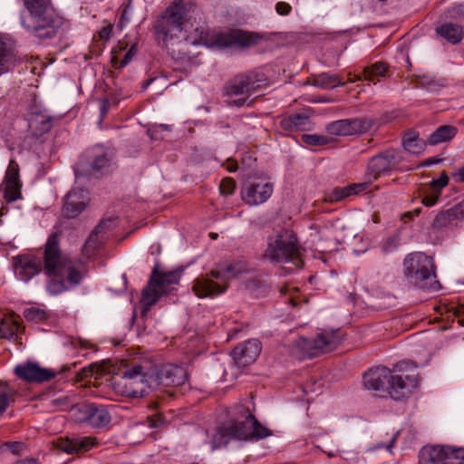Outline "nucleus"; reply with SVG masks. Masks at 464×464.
I'll return each mask as SVG.
<instances>
[{"mask_svg": "<svg viewBox=\"0 0 464 464\" xmlns=\"http://www.w3.org/2000/svg\"><path fill=\"white\" fill-rule=\"evenodd\" d=\"M438 199H439V195L426 196L422 199V204L426 207H432L438 202Z\"/></svg>", "mask_w": 464, "mask_h": 464, "instance_id": "obj_50", "label": "nucleus"}, {"mask_svg": "<svg viewBox=\"0 0 464 464\" xmlns=\"http://www.w3.org/2000/svg\"><path fill=\"white\" fill-rule=\"evenodd\" d=\"M27 14L22 15V25L39 38H53L63 22L49 10L50 0H24Z\"/></svg>", "mask_w": 464, "mask_h": 464, "instance_id": "obj_4", "label": "nucleus"}, {"mask_svg": "<svg viewBox=\"0 0 464 464\" xmlns=\"http://www.w3.org/2000/svg\"><path fill=\"white\" fill-rule=\"evenodd\" d=\"M153 82V79H149L146 82H143L142 88L146 89L148 86Z\"/></svg>", "mask_w": 464, "mask_h": 464, "instance_id": "obj_64", "label": "nucleus"}, {"mask_svg": "<svg viewBox=\"0 0 464 464\" xmlns=\"http://www.w3.org/2000/svg\"><path fill=\"white\" fill-rule=\"evenodd\" d=\"M297 289L294 286H291L289 285H284L281 289H280V292L282 295H289V302L294 305H297L299 301L297 300V297L295 296V293H296Z\"/></svg>", "mask_w": 464, "mask_h": 464, "instance_id": "obj_47", "label": "nucleus"}, {"mask_svg": "<svg viewBox=\"0 0 464 464\" xmlns=\"http://www.w3.org/2000/svg\"><path fill=\"white\" fill-rule=\"evenodd\" d=\"M265 256L273 262L291 263L295 268L304 266L301 248L293 231L282 229L267 237Z\"/></svg>", "mask_w": 464, "mask_h": 464, "instance_id": "obj_6", "label": "nucleus"}, {"mask_svg": "<svg viewBox=\"0 0 464 464\" xmlns=\"http://www.w3.org/2000/svg\"><path fill=\"white\" fill-rule=\"evenodd\" d=\"M395 441V436H393L388 444H386L384 447L385 449L388 450V451H391L392 450V448L393 447V443Z\"/></svg>", "mask_w": 464, "mask_h": 464, "instance_id": "obj_60", "label": "nucleus"}, {"mask_svg": "<svg viewBox=\"0 0 464 464\" xmlns=\"http://www.w3.org/2000/svg\"><path fill=\"white\" fill-rule=\"evenodd\" d=\"M159 43L174 60L189 61L190 45L225 48L232 45L248 47L257 43L256 34L240 30H231L224 34H212L197 27L195 35L188 32V10L181 2L173 3L157 19L154 25Z\"/></svg>", "mask_w": 464, "mask_h": 464, "instance_id": "obj_1", "label": "nucleus"}, {"mask_svg": "<svg viewBox=\"0 0 464 464\" xmlns=\"http://www.w3.org/2000/svg\"><path fill=\"white\" fill-rule=\"evenodd\" d=\"M52 126V118L43 114L34 116L29 122V127L36 135H42L48 132Z\"/></svg>", "mask_w": 464, "mask_h": 464, "instance_id": "obj_35", "label": "nucleus"}, {"mask_svg": "<svg viewBox=\"0 0 464 464\" xmlns=\"http://www.w3.org/2000/svg\"><path fill=\"white\" fill-rule=\"evenodd\" d=\"M130 8V5L129 4L122 11V14L120 18V25L123 26L124 24H128L130 21L129 17V10Z\"/></svg>", "mask_w": 464, "mask_h": 464, "instance_id": "obj_51", "label": "nucleus"}, {"mask_svg": "<svg viewBox=\"0 0 464 464\" xmlns=\"http://www.w3.org/2000/svg\"><path fill=\"white\" fill-rule=\"evenodd\" d=\"M280 128L286 132L307 131L313 129V123L306 113H296L284 117Z\"/></svg>", "mask_w": 464, "mask_h": 464, "instance_id": "obj_26", "label": "nucleus"}, {"mask_svg": "<svg viewBox=\"0 0 464 464\" xmlns=\"http://www.w3.org/2000/svg\"><path fill=\"white\" fill-rule=\"evenodd\" d=\"M403 160L401 151L386 150L372 157L367 165L366 176L376 180L382 174L392 171Z\"/></svg>", "mask_w": 464, "mask_h": 464, "instance_id": "obj_16", "label": "nucleus"}, {"mask_svg": "<svg viewBox=\"0 0 464 464\" xmlns=\"http://www.w3.org/2000/svg\"><path fill=\"white\" fill-rule=\"evenodd\" d=\"M340 342L337 332L323 331L314 339L301 337L296 341V346L301 350L303 357H314L320 353L333 351Z\"/></svg>", "mask_w": 464, "mask_h": 464, "instance_id": "obj_12", "label": "nucleus"}, {"mask_svg": "<svg viewBox=\"0 0 464 464\" xmlns=\"http://www.w3.org/2000/svg\"><path fill=\"white\" fill-rule=\"evenodd\" d=\"M266 85V79L262 73L249 72L240 74L233 78L226 86V92L228 96H240L229 102L237 107L248 106L252 103L249 97L258 89Z\"/></svg>", "mask_w": 464, "mask_h": 464, "instance_id": "obj_10", "label": "nucleus"}, {"mask_svg": "<svg viewBox=\"0 0 464 464\" xmlns=\"http://www.w3.org/2000/svg\"><path fill=\"white\" fill-rule=\"evenodd\" d=\"M231 420L221 425L209 441L211 450L226 446L231 440H259L272 435L245 405L234 407L230 412Z\"/></svg>", "mask_w": 464, "mask_h": 464, "instance_id": "obj_3", "label": "nucleus"}, {"mask_svg": "<svg viewBox=\"0 0 464 464\" xmlns=\"http://www.w3.org/2000/svg\"><path fill=\"white\" fill-rule=\"evenodd\" d=\"M39 266L34 260H20L15 266V273L23 281H28L39 272Z\"/></svg>", "mask_w": 464, "mask_h": 464, "instance_id": "obj_34", "label": "nucleus"}, {"mask_svg": "<svg viewBox=\"0 0 464 464\" xmlns=\"http://www.w3.org/2000/svg\"><path fill=\"white\" fill-rule=\"evenodd\" d=\"M24 318L33 323H41L47 319L48 314L45 310L37 307H29L24 311Z\"/></svg>", "mask_w": 464, "mask_h": 464, "instance_id": "obj_39", "label": "nucleus"}, {"mask_svg": "<svg viewBox=\"0 0 464 464\" xmlns=\"http://www.w3.org/2000/svg\"><path fill=\"white\" fill-rule=\"evenodd\" d=\"M226 274H227V276H232L235 275V273L233 272L232 266H227V267Z\"/></svg>", "mask_w": 464, "mask_h": 464, "instance_id": "obj_61", "label": "nucleus"}, {"mask_svg": "<svg viewBox=\"0 0 464 464\" xmlns=\"http://www.w3.org/2000/svg\"><path fill=\"white\" fill-rule=\"evenodd\" d=\"M437 34L446 39L448 42L456 44L459 43L463 38L462 28L453 23H445L436 28Z\"/></svg>", "mask_w": 464, "mask_h": 464, "instance_id": "obj_31", "label": "nucleus"}, {"mask_svg": "<svg viewBox=\"0 0 464 464\" xmlns=\"http://www.w3.org/2000/svg\"><path fill=\"white\" fill-rule=\"evenodd\" d=\"M446 447L433 446L423 448L420 452L419 464H450Z\"/></svg>", "mask_w": 464, "mask_h": 464, "instance_id": "obj_27", "label": "nucleus"}, {"mask_svg": "<svg viewBox=\"0 0 464 464\" xmlns=\"http://www.w3.org/2000/svg\"><path fill=\"white\" fill-rule=\"evenodd\" d=\"M464 218V199L445 210L440 211L433 219L434 228H444L458 225Z\"/></svg>", "mask_w": 464, "mask_h": 464, "instance_id": "obj_24", "label": "nucleus"}, {"mask_svg": "<svg viewBox=\"0 0 464 464\" xmlns=\"http://www.w3.org/2000/svg\"><path fill=\"white\" fill-rule=\"evenodd\" d=\"M367 177V181L361 183H354L348 186L349 191L351 195L358 194L360 192L365 191L369 188L370 184L373 181V179L370 176Z\"/></svg>", "mask_w": 464, "mask_h": 464, "instance_id": "obj_45", "label": "nucleus"}, {"mask_svg": "<svg viewBox=\"0 0 464 464\" xmlns=\"http://www.w3.org/2000/svg\"><path fill=\"white\" fill-rule=\"evenodd\" d=\"M110 106H111V103H110L109 100L105 99V100L102 101V104L100 107V113H101L102 119H103L105 117V115L107 114V112L110 109Z\"/></svg>", "mask_w": 464, "mask_h": 464, "instance_id": "obj_52", "label": "nucleus"}, {"mask_svg": "<svg viewBox=\"0 0 464 464\" xmlns=\"http://www.w3.org/2000/svg\"><path fill=\"white\" fill-rule=\"evenodd\" d=\"M378 127V121L369 117L350 118L332 121L326 125V131L334 136H353L367 133Z\"/></svg>", "mask_w": 464, "mask_h": 464, "instance_id": "obj_14", "label": "nucleus"}, {"mask_svg": "<svg viewBox=\"0 0 464 464\" xmlns=\"http://www.w3.org/2000/svg\"><path fill=\"white\" fill-rule=\"evenodd\" d=\"M392 371L384 366L370 369L363 375V384L367 390L388 394V385Z\"/></svg>", "mask_w": 464, "mask_h": 464, "instance_id": "obj_21", "label": "nucleus"}, {"mask_svg": "<svg viewBox=\"0 0 464 464\" xmlns=\"http://www.w3.org/2000/svg\"><path fill=\"white\" fill-rule=\"evenodd\" d=\"M15 374L29 382H44L53 379L56 372L51 369L42 368L34 362L19 364L14 368Z\"/></svg>", "mask_w": 464, "mask_h": 464, "instance_id": "obj_19", "label": "nucleus"}, {"mask_svg": "<svg viewBox=\"0 0 464 464\" xmlns=\"http://www.w3.org/2000/svg\"><path fill=\"white\" fill-rule=\"evenodd\" d=\"M22 183L19 179V167L14 160L9 162L5 177V198L13 202L21 198Z\"/></svg>", "mask_w": 464, "mask_h": 464, "instance_id": "obj_23", "label": "nucleus"}, {"mask_svg": "<svg viewBox=\"0 0 464 464\" xmlns=\"http://www.w3.org/2000/svg\"><path fill=\"white\" fill-rule=\"evenodd\" d=\"M405 276L421 289L437 291L440 285L436 279L433 258L424 253H412L403 261Z\"/></svg>", "mask_w": 464, "mask_h": 464, "instance_id": "obj_7", "label": "nucleus"}, {"mask_svg": "<svg viewBox=\"0 0 464 464\" xmlns=\"http://www.w3.org/2000/svg\"><path fill=\"white\" fill-rule=\"evenodd\" d=\"M413 218H414L413 212L408 211L402 215L401 218L403 221H406V219H412Z\"/></svg>", "mask_w": 464, "mask_h": 464, "instance_id": "obj_58", "label": "nucleus"}, {"mask_svg": "<svg viewBox=\"0 0 464 464\" xmlns=\"http://www.w3.org/2000/svg\"><path fill=\"white\" fill-rule=\"evenodd\" d=\"M90 203L89 192L79 187H73L63 198V215L74 218L85 210Z\"/></svg>", "mask_w": 464, "mask_h": 464, "instance_id": "obj_17", "label": "nucleus"}, {"mask_svg": "<svg viewBox=\"0 0 464 464\" xmlns=\"http://www.w3.org/2000/svg\"><path fill=\"white\" fill-rule=\"evenodd\" d=\"M311 84L321 89H334L338 86H343V82L338 75L328 72H322L312 77Z\"/></svg>", "mask_w": 464, "mask_h": 464, "instance_id": "obj_30", "label": "nucleus"}, {"mask_svg": "<svg viewBox=\"0 0 464 464\" xmlns=\"http://www.w3.org/2000/svg\"><path fill=\"white\" fill-rule=\"evenodd\" d=\"M236 188V182L231 178H226L222 179L219 185L221 194L229 196L232 195Z\"/></svg>", "mask_w": 464, "mask_h": 464, "instance_id": "obj_44", "label": "nucleus"}, {"mask_svg": "<svg viewBox=\"0 0 464 464\" xmlns=\"http://www.w3.org/2000/svg\"><path fill=\"white\" fill-rule=\"evenodd\" d=\"M14 63L15 55L13 48L0 36V75L11 70Z\"/></svg>", "mask_w": 464, "mask_h": 464, "instance_id": "obj_32", "label": "nucleus"}, {"mask_svg": "<svg viewBox=\"0 0 464 464\" xmlns=\"http://www.w3.org/2000/svg\"><path fill=\"white\" fill-rule=\"evenodd\" d=\"M440 159H436V158H429L427 159L422 164L421 166H429V165H431V164H434V163H438L440 162Z\"/></svg>", "mask_w": 464, "mask_h": 464, "instance_id": "obj_57", "label": "nucleus"}, {"mask_svg": "<svg viewBox=\"0 0 464 464\" xmlns=\"http://www.w3.org/2000/svg\"><path fill=\"white\" fill-rule=\"evenodd\" d=\"M351 196L348 186L334 188L325 198L326 201L336 202Z\"/></svg>", "mask_w": 464, "mask_h": 464, "instance_id": "obj_43", "label": "nucleus"}, {"mask_svg": "<svg viewBox=\"0 0 464 464\" xmlns=\"http://www.w3.org/2000/svg\"><path fill=\"white\" fill-rule=\"evenodd\" d=\"M276 13L280 15H287L291 12L292 7L288 3L278 2L276 5Z\"/></svg>", "mask_w": 464, "mask_h": 464, "instance_id": "obj_48", "label": "nucleus"}, {"mask_svg": "<svg viewBox=\"0 0 464 464\" xmlns=\"http://www.w3.org/2000/svg\"><path fill=\"white\" fill-rule=\"evenodd\" d=\"M227 169L229 172H235L237 169V164L234 160H228L227 163Z\"/></svg>", "mask_w": 464, "mask_h": 464, "instance_id": "obj_56", "label": "nucleus"}, {"mask_svg": "<svg viewBox=\"0 0 464 464\" xmlns=\"http://www.w3.org/2000/svg\"><path fill=\"white\" fill-rule=\"evenodd\" d=\"M76 364L75 363H72L71 365H64L63 368H62V372H66V371H69L71 370V368L74 367Z\"/></svg>", "mask_w": 464, "mask_h": 464, "instance_id": "obj_63", "label": "nucleus"}, {"mask_svg": "<svg viewBox=\"0 0 464 464\" xmlns=\"http://www.w3.org/2000/svg\"><path fill=\"white\" fill-rule=\"evenodd\" d=\"M362 79V77L361 75H355L354 78H349L348 82H354L356 81H361Z\"/></svg>", "mask_w": 464, "mask_h": 464, "instance_id": "obj_62", "label": "nucleus"}, {"mask_svg": "<svg viewBox=\"0 0 464 464\" xmlns=\"http://www.w3.org/2000/svg\"><path fill=\"white\" fill-rule=\"evenodd\" d=\"M152 390L167 392L168 388L179 387L188 381V373L184 367L173 364H164L151 368Z\"/></svg>", "mask_w": 464, "mask_h": 464, "instance_id": "obj_13", "label": "nucleus"}, {"mask_svg": "<svg viewBox=\"0 0 464 464\" xmlns=\"http://www.w3.org/2000/svg\"><path fill=\"white\" fill-rule=\"evenodd\" d=\"M77 422L86 423L94 429H103L111 421V415L105 405L85 402L76 405L72 410Z\"/></svg>", "mask_w": 464, "mask_h": 464, "instance_id": "obj_11", "label": "nucleus"}, {"mask_svg": "<svg viewBox=\"0 0 464 464\" xmlns=\"http://www.w3.org/2000/svg\"><path fill=\"white\" fill-rule=\"evenodd\" d=\"M388 70L387 63L383 62H377L371 66L363 68V79L375 83L376 77H384Z\"/></svg>", "mask_w": 464, "mask_h": 464, "instance_id": "obj_37", "label": "nucleus"}, {"mask_svg": "<svg viewBox=\"0 0 464 464\" xmlns=\"http://www.w3.org/2000/svg\"><path fill=\"white\" fill-rule=\"evenodd\" d=\"M133 55H134V47H131L128 51V53L125 54L123 60L121 61L120 67H124L125 65H127L131 61Z\"/></svg>", "mask_w": 464, "mask_h": 464, "instance_id": "obj_53", "label": "nucleus"}, {"mask_svg": "<svg viewBox=\"0 0 464 464\" xmlns=\"http://www.w3.org/2000/svg\"><path fill=\"white\" fill-rule=\"evenodd\" d=\"M425 143L421 141L414 132H408L403 137V147L405 150L412 153H420Z\"/></svg>", "mask_w": 464, "mask_h": 464, "instance_id": "obj_38", "label": "nucleus"}, {"mask_svg": "<svg viewBox=\"0 0 464 464\" xmlns=\"http://www.w3.org/2000/svg\"><path fill=\"white\" fill-rule=\"evenodd\" d=\"M182 273L183 269L162 271L158 265L154 266L141 294L142 314L148 313L161 296L170 295L177 290Z\"/></svg>", "mask_w": 464, "mask_h": 464, "instance_id": "obj_5", "label": "nucleus"}, {"mask_svg": "<svg viewBox=\"0 0 464 464\" xmlns=\"http://www.w3.org/2000/svg\"><path fill=\"white\" fill-rule=\"evenodd\" d=\"M274 184L267 177H250L241 188L242 200L249 206L265 203L272 196Z\"/></svg>", "mask_w": 464, "mask_h": 464, "instance_id": "obj_15", "label": "nucleus"}, {"mask_svg": "<svg viewBox=\"0 0 464 464\" xmlns=\"http://www.w3.org/2000/svg\"><path fill=\"white\" fill-rule=\"evenodd\" d=\"M94 369H97L94 365H90L89 367L82 368L78 372V380H83L92 375Z\"/></svg>", "mask_w": 464, "mask_h": 464, "instance_id": "obj_49", "label": "nucleus"}, {"mask_svg": "<svg viewBox=\"0 0 464 464\" xmlns=\"http://www.w3.org/2000/svg\"><path fill=\"white\" fill-rule=\"evenodd\" d=\"M61 234L52 233L44 245V271L49 277L46 290L52 295L73 290L87 274L80 264L61 251Z\"/></svg>", "mask_w": 464, "mask_h": 464, "instance_id": "obj_2", "label": "nucleus"}, {"mask_svg": "<svg viewBox=\"0 0 464 464\" xmlns=\"http://www.w3.org/2000/svg\"><path fill=\"white\" fill-rule=\"evenodd\" d=\"M111 26H105L100 31V37L102 39H109L111 33Z\"/></svg>", "mask_w": 464, "mask_h": 464, "instance_id": "obj_55", "label": "nucleus"}, {"mask_svg": "<svg viewBox=\"0 0 464 464\" xmlns=\"http://www.w3.org/2000/svg\"><path fill=\"white\" fill-rule=\"evenodd\" d=\"M84 171H85V169L83 168L82 170L80 169H75L76 179H79L81 177L85 176L86 173H84Z\"/></svg>", "mask_w": 464, "mask_h": 464, "instance_id": "obj_59", "label": "nucleus"}, {"mask_svg": "<svg viewBox=\"0 0 464 464\" xmlns=\"http://www.w3.org/2000/svg\"><path fill=\"white\" fill-rule=\"evenodd\" d=\"M15 390L5 382H0V414L14 402Z\"/></svg>", "mask_w": 464, "mask_h": 464, "instance_id": "obj_36", "label": "nucleus"}, {"mask_svg": "<svg viewBox=\"0 0 464 464\" xmlns=\"http://www.w3.org/2000/svg\"><path fill=\"white\" fill-rule=\"evenodd\" d=\"M446 451L450 464H464V449L446 447Z\"/></svg>", "mask_w": 464, "mask_h": 464, "instance_id": "obj_42", "label": "nucleus"}, {"mask_svg": "<svg viewBox=\"0 0 464 464\" xmlns=\"http://www.w3.org/2000/svg\"><path fill=\"white\" fill-rule=\"evenodd\" d=\"M417 366L408 361L398 362L393 371L388 385V395L393 400H401L408 397L418 385Z\"/></svg>", "mask_w": 464, "mask_h": 464, "instance_id": "obj_9", "label": "nucleus"}, {"mask_svg": "<svg viewBox=\"0 0 464 464\" xmlns=\"http://www.w3.org/2000/svg\"><path fill=\"white\" fill-rule=\"evenodd\" d=\"M261 353V343L257 339L247 340L235 347L232 356L239 367L253 363Z\"/></svg>", "mask_w": 464, "mask_h": 464, "instance_id": "obj_20", "label": "nucleus"}, {"mask_svg": "<svg viewBox=\"0 0 464 464\" xmlns=\"http://www.w3.org/2000/svg\"><path fill=\"white\" fill-rule=\"evenodd\" d=\"M400 236L395 233L387 237L382 244L381 249L383 254H391L396 251L400 246Z\"/></svg>", "mask_w": 464, "mask_h": 464, "instance_id": "obj_40", "label": "nucleus"}, {"mask_svg": "<svg viewBox=\"0 0 464 464\" xmlns=\"http://www.w3.org/2000/svg\"><path fill=\"white\" fill-rule=\"evenodd\" d=\"M115 218H108L106 220L101 221L92 234L89 236L88 239L84 245V250L86 253H91L99 247L105 239H107V232L111 230L115 226Z\"/></svg>", "mask_w": 464, "mask_h": 464, "instance_id": "obj_25", "label": "nucleus"}, {"mask_svg": "<svg viewBox=\"0 0 464 464\" xmlns=\"http://www.w3.org/2000/svg\"><path fill=\"white\" fill-rule=\"evenodd\" d=\"M95 444V440L92 437L76 438L64 441L61 448L67 453H74L79 451H87Z\"/></svg>", "mask_w": 464, "mask_h": 464, "instance_id": "obj_33", "label": "nucleus"}, {"mask_svg": "<svg viewBox=\"0 0 464 464\" xmlns=\"http://www.w3.org/2000/svg\"><path fill=\"white\" fill-rule=\"evenodd\" d=\"M113 152L103 146H94L87 151V164L93 173L107 169L113 160Z\"/></svg>", "mask_w": 464, "mask_h": 464, "instance_id": "obj_22", "label": "nucleus"}, {"mask_svg": "<svg viewBox=\"0 0 464 464\" xmlns=\"http://www.w3.org/2000/svg\"><path fill=\"white\" fill-rule=\"evenodd\" d=\"M211 276L212 277L218 280V282H214L208 276H203L195 279L192 286V291L198 297H210L222 294L226 291L227 286L222 285L223 280L221 273L218 271H212Z\"/></svg>", "mask_w": 464, "mask_h": 464, "instance_id": "obj_18", "label": "nucleus"}, {"mask_svg": "<svg viewBox=\"0 0 464 464\" xmlns=\"http://www.w3.org/2000/svg\"><path fill=\"white\" fill-rule=\"evenodd\" d=\"M20 328L18 316L5 315L0 321V336L5 339H15Z\"/></svg>", "mask_w": 464, "mask_h": 464, "instance_id": "obj_29", "label": "nucleus"}, {"mask_svg": "<svg viewBox=\"0 0 464 464\" xmlns=\"http://www.w3.org/2000/svg\"><path fill=\"white\" fill-rule=\"evenodd\" d=\"M452 177L458 182H464V166L458 169L453 174Z\"/></svg>", "mask_w": 464, "mask_h": 464, "instance_id": "obj_54", "label": "nucleus"}, {"mask_svg": "<svg viewBox=\"0 0 464 464\" xmlns=\"http://www.w3.org/2000/svg\"><path fill=\"white\" fill-rule=\"evenodd\" d=\"M458 133V129L452 125H442L436 129L428 138L427 144L435 146L452 140Z\"/></svg>", "mask_w": 464, "mask_h": 464, "instance_id": "obj_28", "label": "nucleus"}, {"mask_svg": "<svg viewBox=\"0 0 464 464\" xmlns=\"http://www.w3.org/2000/svg\"><path fill=\"white\" fill-rule=\"evenodd\" d=\"M114 381V389L126 397L140 398L151 389V368L148 369L140 364L125 367L118 373Z\"/></svg>", "mask_w": 464, "mask_h": 464, "instance_id": "obj_8", "label": "nucleus"}, {"mask_svg": "<svg viewBox=\"0 0 464 464\" xmlns=\"http://www.w3.org/2000/svg\"><path fill=\"white\" fill-rule=\"evenodd\" d=\"M301 139L304 143L311 146H324L330 141L328 137L317 134H303Z\"/></svg>", "mask_w": 464, "mask_h": 464, "instance_id": "obj_41", "label": "nucleus"}, {"mask_svg": "<svg viewBox=\"0 0 464 464\" xmlns=\"http://www.w3.org/2000/svg\"><path fill=\"white\" fill-rule=\"evenodd\" d=\"M449 182V177L448 175L443 172L441 176L439 179H433L430 182V188L440 193V191L448 185Z\"/></svg>", "mask_w": 464, "mask_h": 464, "instance_id": "obj_46", "label": "nucleus"}]
</instances>
